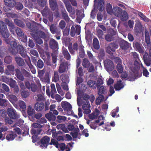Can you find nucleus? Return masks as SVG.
Masks as SVG:
<instances>
[{"label":"nucleus","instance_id":"obj_59","mask_svg":"<svg viewBox=\"0 0 151 151\" xmlns=\"http://www.w3.org/2000/svg\"><path fill=\"white\" fill-rule=\"evenodd\" d=\"M116 69L119 73H122L123 70V67L120 63H118L116 65Z\"/></svg>","mask_w":151,"mask_h":151},{"label":"nucleus","instance_id":"obj_60","mask_svg":"<svg viewBox=\"0 0 151 151\" xmlns=\"http://www.w3.org/2000/svg\"><path fill=\"white\" fill-rule=\"evenodd\" d=\"M32 1L37 2L42 7H44L45 5V2L44 0H31Z\"/></svg>","mask_w":151,"mask_h":151},{"label":"nucleus","instance_id":"obj_22","mask_svg":"<svg viewBox=\"0 0 151 151\" xmlns=\"http://www.w3.org/2000/svg\"><path fill=\"white\" fill-rule=\"evenodd\" d=\"M49 45L51 49L55 50L58 47V44L55 40L54 39H52L50 40Z\"/></svg>","mask_w":151,"mask_h":151},{"label":"nucleus","instance_id":"obj_42","mask_svg":"<svg viewBox=\"0 0 151 151\" xmlns=\"http://www.w3.org/2000/svg\"><path fill=\"white\" fill-rule=\"evenodd\" d=\"M61 80L63 83H66L68 81V76L65 74H62L60 76Z\"/></svg>","mask_w":151,"mask_h":151},{"label":"nucleus","instance_id":"obj_56","mask_svg":"<svg viewBox=\"0 0 151 151\" xmlns=\"http://www.w3.org/2000/svg\"><path fill=\"white\" fill-rule=\"evenodd\" d=\"M0 105L6 107L8 105V101L5 99L0 98Z\"/></svg>","mask_w":151,"mask_h":151},{"label":"nucleus","instance_id":"obj_23","mask_svg":"<svg viewBox=\"0 0 151 151\" xmlns=\"http://www.w3.org/2000/svg\"><path fill=\"white\" fill-rule=\"evenodd\" d=\"M0 32L3 37L5 39V41L6 42V40H9L10 41L9 39H7L10 35V33L7 29L0 30Z\"/></svg>","mask_w":151,"mask_h":151},{"label":"nucleus","instance_id":"obj_44","mask_svg":"<svg viewBox=\"0 0 151 151\" xmlns=\"http://www.w3.org/2000/svg\"><path fill=\"white\" fill-rule=\"evenodd\" d=\"M51 88V98L54 99V95L57 93L55 85L54 84H52L50 86Z\"/></svg>","mask_w":151,"mask_h":151},{"label":"nucleus","instance_id":"obj_2","mask_svg":"<svg viewBox=\"0 0 151 151\" xmlns=\"http://www.w3.org/2000/svg\"><path fill=\"white\" fill-rule=\"evenodd\" d=\"M27 27L31 30V32H33L40 38L43 39L45 41L47 40V35L45 33L42 31H38V27L36 23L28 22L26 23Z\"/></svg>","mask_w":151,"mask_h":151},{"label":"nucleus","instance_id":"obj_34","mask_svg":"<svg viewBox=\"0 0 151 151\" xmlns=\"http://www.w3.org/2000/svg\"><path fill=\"white\" fill-rule=\"evenodd\" d=\"M50 7L52 10H55L57 7L58 5L55 0H49Z\"/></svg>","mask_w":151,"mask_h":151},{"label":"nucleus","instance_id":"obj_33","mask_svg":"<svg viewBox=\"0 0 151 151\" xmlns=\"http://www.w3.org/2000/svg\"><path fill=\"white\" fill-rule=\"evenodd\" d=\"M17 136L16 134L13 132H9L7 135L6 138L9 141L13 140Z\"/></svg>","mask_w":151,"mask_h":151},{"label":"nucleus","instance_id":"obj_7","mask_svg":"<svg viewBox=\"0 0 151 151\" xmlns=\"http://www.w3.org/2000/svg\"><path fill=\"white\" fill-rule=\"evenodd\" d=\"M7 112L9 116L12 119H17L19 117L14 109L9 108L7 109Z\"/></svg>","mask_w":151,"mask_h":151},{"label":"nucleus","instance_id":"obj_55","mask_svg":"<svg viewBox=\"0 0 151 151\" xmlns=\"http://www.w3.org/2000/svg\"><path fill=\"white\" fill-rule=\"evenodd\" d=\"M66 119V118L65 116H58L57 117V121L59 123H61L65 121Z\"/></svg>","mask_w":151,"mask_h":151},{"label":"nucleus","instance_id":"obj_47","mask_svg":"<svg viewBox=\"0 0 151 151\" xmlns=\"http://www.w3.org/2000/svg\"><path fill=\"white\" fill-rule=\"evenodd\" d=\"M121 20L122 21H125L128 19V16L127 13L125 11H123L122 14L121 15L120 17Z\"/></svg>","mask_w":151,"mask_h":151},{"label":"nucleus","instance_id":"obj_49","mask_svg":"<svg viewBox=\"0 0 151 151\" xmlns=\"http://www.w3.org/2000/svg\"><path fill=\"white\" fill-rule=\"evenodd\" d=\"M41 131V129L32 128L31 129V133L32 134L38 135L40 133Z\"/></svg>","mask_w":151,"mask_h":151},{"label":"nucleus","instance_id":"obj_16","mask_svg":"<svg viewBox=\"0 0 151 151\" xmlns=\"http://www.w3.org/2000/svg\"><path fill=\"white\" fill-rule=\"evenodd\" d=\"M72 146V145L70 143H68L66 146L64 143L59 144V147L62 151H64L65 149V151H70V148Z\"/></svg>","mask_w":151,"mask_h":151},{"label":"nucleus","instance_id":"obj_21","mask_svg":"<svg viewBox=\"0 0 151 151\" xmlns=\"http://www.w3.org/2000/svg\"><path fill=\"white\" fill-rule=\"evenodd\" d=\"M45 107V104L43 103H36L34 106V108L37 111H42Z\"/></svg>","mask_w":151,"mask_h":151},{"label":"nucleus","instance_id":"obj_9","mask_svg":"<svg viewBox=\"0 0 151 151\" xmlns=\"http://www.w3.org/2000/svg\"><path fill=\"white\" fill-rule=\"evenodd\" d=\"M76 28L73 26H72L70 29V35L72 37H74L76 33L77 35H80L81 33V27L79 25L76 26Z\"/></svg>","mask_w":151,"mask_h":151},{"label":"nucleus","instance_id":"obj_31","mask_svg":"<svg viewBox=\"0 0 151 151\" xmlns=\"http://www.w3.org/2000/svg\"><path fill=\"white\" fill-rule=\"evenodd\" d=\"M6 5L10 7H13L16 5V1L15 0H4Z\"/></svg>","mask_w":151,"mask_h":151},{"label":"nucleus","instance_id":"obj_26","mask_svg":"<svg viewBox=\"0 0 151 151\" xmlns=\"http://www.w3.org/2000/svg\"><path fill=\"white\" fill-rule=\"evenodd\" d=\"M14 58L16 63L19 66H23L25 65V63L24 60L21 57L16 56Z\"/></svg>","mask_w":151,"mask_h":151},{"label":"nucleus","instance_id":"obj_28","mask_svg":"<svg viewBox=\"0 0 151 151\" xmlns=\"http://www.w3.org/2000/svg\"><path fill=\"white\" fill-rule=\"evenodd\" d=\"M114 87L116 90L119 91L124 87V85L122 83V80H119L114 84Z\"/></svg>","mask_w":151,"mask_h":151},{"label":"nucleus","instance_id":"obj_58","mask_svg":"<svg viewBox=\"0 0 151 151\" xmlns=\"http://www.w3.org/2000/svg\"><path fill=\"white\" fill-rule=\"evenodd\" d=\"M6 29L7 28L6 25V24L5 23L2 21H0V30H2Z\"/></svg>","mask_w":151,"mask_h":151},{"label":"nucleus","instance_id":"obj_20","mask_svg":"<svg viewBox=\"0 0 151 151\" xmlns=\"http://www.w3.org/2000/svg\"><path fill=\"white\" fill-rule=\"evenodd\" d=\"M61 14L63 19L67 23L68 22L70 19L68 13L65 9L61 10Z\"/></svg>","mask_w":151,"mask_h":151},{"label":"nucleus","instance_id":"obj_14","mask_svg":"<svg viewBox=\"0 0 151 151\" xmlns=\"http://www.w3.org/2000/svg\"><path fill=\"white\" fill-rule=\"evenodd\" d=\"M133 47L136 49L137 50H138L140 53H142L144 52L143 49V47L141 44L138 41H134L133 43Z\"/></svg>","mask_w":151,"mask_h":151},{"label":"nucleus","instance_id":"obj_41","mask_svg":"<svg viewBox=\"0 0 151 151\" xmlns=\"http://www.w3.org/2000/svg\"><path fill=\"white\" fill-rule=\"evenodd\" d=\"M79 132V129L78 128H75L74 130L70 133V134L74 138H76L78 137Z\"/></svg>","mask_w":151,"mask_h":151},{"label":"nucleus","instance_id":"obj_39","mask_svg":"<svg viewBox=\"0 0 151 151\" xmlns=\"http://www.w3.org/2000/svg\"><path fill=\"white\" fill-rule=\"evenodd\" d=\"M91 63L88 59L84 58L83 59L82 65L84 68H88Z\"/></svg>","mask_w":151,"mask_h":151},{"label":"nucleus","instance_id":"obj_64","mask_svg":"<svg viewBox=\"0 0 151 151\" xmlns=\"http://www.w3.org/2000/svg\"><path fill=\"white\" fill-rule=\"evenodd\" d=\"M119 111V108L118 107H117L112 111L111 113V116L113 117H114L116 115V114Z\"/></svg>","mask_w":151,"mask_h":151},{"label":"nucleus","instance_id":"obj_15","mask_svg":"<svg viewBox=\"0 0 151 151\" xmlns=\"http://www.w3.org/2000/svg\"><path fill=\"white\" fill-rule=\"evenodd\" d=\"M98 1L97 8L99 11L100 12H102L104 10V0H94V6L96 4Z\"/></svg>","mask_w":151,"mask_h":151},{"label":"nucleus","instance_id":"obj_5","mask_svg":"<svg viewBox=\"0 0 151 151\" xmlns=\"http://www.w3.org/2000/svg\"><path fill=\"white\" fill-rule=\"evenodd\" d=\"M116 31H115L112 28H110L108 31L107 34L105 36V40L109 42L114 40V36L116 34Z\"/></svg>","mask_w":151,"mask_h":151},{"label":"nucleus","instance_id":"obj_8","mask_svg":"<svg viewBox=\"0 0 151 151\" xmlns=\"http://www.w3.org/2000/svg\"><path fill=\"white\" fill-rule=\"evenodd\" d=\"M120 49L126 51L128 50L131 46V44L124 40H123L119 42Z\"/></svg>","mask_w":151,"mask_h":151},{"label":"nucleus","instance_id":"obj_25","mask_svg":"<svg viewBox=\"0 0 151 151\" xmlns=\"http://www.w3.org/2000/svg\"><path fill=\"white\" fill-rule=\"evenodd\" d=\"M6 96V98L12 104L17 100V97L15 95L11 94L10 93H7Z\"/></svg>","mask_w":151,"mask_h":151},{"label":"nucleus","instance_id":"obj_57","mask_svg":"<svg viewBox=\"0 0 151 151\" xmlns=\"http://www.w3.org/2000/svg\"><path fill=\"white\" fill-rule=\"evenodd\" d=\"M37 97L36 100L37 101H44L45 100V98L43 95L41 93L37 95Z\"/></svg>","mask_w":151,"mask_h":151},{"label":"nucleus","instance_id":"obj_62","mask_svg":"<svg viewBox=\"0 0 151 151\" xmlns=\"http://www.w3.org/2000/svg\"><path fill=\"white\" fill-rule=\"evenodd\" d=\"M5 21L9 27L14 25L13 22L11 20H10L8 19H5Z\"/></svg>","mask_w":151,"mask_h":151},{"label":"nucleus","instance_id":"obj_30","mask_svg":"<svg viewBox=\"0 0 151 151\" xmlns=\"http://www.w3.org/2000/svg\"><path fill=\"white\" fill-rule=\"evenodd\" d=\"M64 58L67 60H69L71 58V56L68 50L65 48L63 47L62 51Z\"/></svg>","mask_w":151,"mask_h":151},{"label":"nucleus","instance_id":"obj_11","mask_svg":"<svg viewBox=\"0 0 151 151\" xmlns=\"http://www.w3.org/2000/svg\"><path fill=\"white\" fill-rule=\"evenodd\" d=\"M104 65L108 71H111L114 68V65L112 61L109 59H107L104 62Z\"/></svg>","mask_w":151,"mask_h":151},{"label":"nucleus","instance_id":"obj_18","mask_svg":"<svg viewBox=\"0 0 151 151\" xmlns=\"http://www.w3.org/2000/svg\"><path fill=\"white\" fill-rule=\"evenodd\" d=\"M93 47H92L93 50L95 52H96V50L99 49L100 46L99 42L98 39L96 37L93 38Z\"/></svg>","mask_w":151,"mask_h":151},{"label":"nucleus","instance_id":"obj_53","mask_svg":"<svg viewBox=\"0 0 151 151\" xmlns=\"http://www.w3.org/2000/svg\"><path fill=\"white\" fill-rule=\"evenodd\" d=\"M17 10H21L23 8V6L22 3L16 2V5L14 6Z\"/></svg>","mask_w":151,"mask_h":151},{"label":"nucleus","instance_id":"obj_45","mask_svg":"<svg viewBox=\"0 0 151 151\" xmlns=\"http://www.w3.org/2000/svg\"><path fill=\"white\" fill-rule=\"evenodd\" d=\"M59 76L58 71H55L54 72V74L52 78V81L56 82L59 81Z\"/></svg>","mask_w":151,"mask_h":151},{"label":"nucleus","instance_id":"obj_63","mask_svg":"<svg viewBox=\"0 0 151 151\" xmlns=\"http://www.w3.org/2000/svg\"><path fill=\"white\" fill-rule=\"evenodd\" d=\"M59 25L60 28L63 29L65 28L66 24L64 21L61 20L59 23Z\"/></svg>","mask_w":151,"mask_h":151},{"label":"nucleus","instance_id":"obj_61","mask_svg":"<svg viewBox=\"0 0 151 151\" xmlns=\"http://www.w3.org/2000/svg\"><path fill=\"white\" fill-rule=\"evenodd\" d=\"M70 28L67 27L65 28L63 30V35L64 36L67 37L68 36L69 34Z\"/></svg>","mask_w":151,"mask_h":151},{"label":"nucleus","instance_id":"obj_24","mask_svg":"<svg viewBox=\"0 0 151 151\" xmlns=\"http://www.w3.org/2000/svg\"><path fill=\"white\" fill-rule=\"evenodd\" d=\"M97 88L98 90V94L105 95L108 92L106 87L103 86H101L99 87H98Z\"/></svg>","mask_w":151,"mask_h":151},{"label":"nucleus","instance_id":"obj_40","mask_svg":"<svg viewBox=\"0 0 151 151\" xmlns=\"http://www.w3.org/2000/svg\"><path fill=\"white\" fill-rule=\"evenodd\" d=\"M99 96L96 100V104L97 105H100L104 100V96L103 95L98 94Z\"/></svg>","mask_w":151,"mask_h":151},{"label":"nucleus","instance_id":"obj_52","mask_svg":"<svg viewBox=\"0 0 151 151\" xmlns=\"http://www.w3.org/2000/svg\"><path fill=\"white\" fill-rule=\"evenodd\" d=\"M65 6L68 12L70 13H71L72 11V7L70 4L66 3H65Z\"/></svg>","mask_w":151,"mask_h":151},{"label":"nucleus","instance_id":"obj_13","mask_svg":"<svg viewBox=\"0 0 151 151\" xmlns=\"http://www.w3.org/2000/svg\"><path fill=\"white\" fill-rule=\"evenodd\" d=\"M50 30L52 34H56L57 35H60V30L54 24H52L50 26Z\"/></svg>","mask_w":151,"mask_h":151},{"label":"nucleus","instance_id":"obj_10","mask_svg":"<svg viewBox=\"0 0 151 151\" xmlns=\"http://www.w3.org/2000/svg\"><path fill=\"white\" fill-rule=\"evenodd\" d=\"M50 138L47 136H45L42 137L40 140L41 144L40 147L42 148L45 147L47 148V146L49 145V143L50 140Z\"/></svg>","mask_w":151,"mask_h":151},{"label":"nucleus","instance_id":"obj_32","mask_svg":"<svg viewBox=\"0 0 151 151\" xmlns=\"http://www.w3.org/2000/svg\"><path fill=\"white\" fill-rule=\"evenodd\" d=\"M14 22L16 25L21 28H23L25 26V24L24 22L18 19H14Z\"/></svg>","mask_w":151,"mask_h":151},{"label":"nucleus","instance_id":"obj_51","mask_svg":"<svg viewBox=\"0 0 151 151\" xmlns=\"http://www.w3.org/2000/svg\"><path fill=\"white\" fill-rule=\"evenodd\" d=\"M27 112L29 115L32 116L35 112V111L34 109L29 106L28 107Z\"/></svg>","mask_w":151,"mask_h":151},{"label":"nucleus","instance_id":"obj_35","mask_svg":"<svg viewBox=\"0 0 151 151\" xmlns=\"http://www.w3.org/2000/svg\"><path fill=\"white\" fill-rule=\"evenodd\" d=\"M27 64L30 68L32 73L33 74H35L36 73V70L34 66L32 64L30 59L29 60H25Z\"/></svg>","mask_w":151,"mask_h":151},{"label":"nucleus","instance_id":"obj_12","mask_svg":"<svg viewBox=\"0 0 151 151\" xmlns=\"http://www.w3.org/2000/svg\"><path fill=\"white\" fill-rule=\"evenodd\" d=\"M78 45L76 42L74 43L72 46V43H71L68 46V49L70 53L72 55H74L75 53V51H78Z\"/></svg>","mask_w":151,"mask_h":151},{"label":"nucleus","instance_id":"obj_3","mask_svg":"<svg viewBox=\"0 0 151 151\" xmlns=\"http://www.w3.org/2000/svg\"><path fill=\"white\" fill-rule=\"evenodd\" d=\"M15 75L17 78L21 81H23L24 79V77L30 78L31 77V74L30 71H28L23 68H21L20 69H15Z\"/></svg>","mask_w":151,"mask_h":151},{"label":"nucleus","instance_id":"obj_29","mask_svg":"<svg viewBox=\"0 0 151 151\" xmlns=\"http://www.w3.org/2000/svg\"><path fill=\"white\" fill-rule=\"evenodd\" d=\"M123 12L122 9L120 7H115L113 11L114 14L116 16L118 17L121 16Z\"/></svg>","mask_w":151,"mask_h":151},{"label":"nucleus","instance_id":"obj_38","mask_svg":"<svg viewBox=\"0 0 151 151\" xmlns=\"http://www.w3.org/2000/svg\"><path fill=\"white\" fill-rule=\"evenodd\" d=\"M38 70L42 69L44 66V63L41 60L39 59L38 60L37 63L35 64Z\"/></svg>","mask_w":151,"mask_h":151},{"label":"nucleus","instance_id":"obj_37","mask_svg":"<svg viewBox=\"0 0 151 151\" xmlns=\"http://www.w3.org/2000/svg\"><path fill=\"white\" fill-rule=\"evenodd\" d=\"M83 94L82 93L81 91H79L77 93V101L78 106H80L82 104L80 103V100L81 99V98L83 97Z\"/></svg>","mask_w":151,"mask_h":151},{"label":"nucleus","instance_id":"obj_1","mask_svg":"<svg viewBox=\"0 0 151 151\" xmlns=\"http://www.w3.org/2000/svg\"><path fill=\"white\" fill-rule=\"evenodd\" d=\"M6 42L7 44L10 45L8 50L11 54L14 55L19 54L22 58L29 60L30 58L27 55V52L22 45H17V42L14 41L6 40Z\"/></svg>","mask_w":151,"mask_h":151},{"label":"nucleus","instance_id":"obj_6","mask_svg":"<svg viewBox=\"0 0 151 151\" xmlns=\"http://www.w3.org/2000/svg\"><path fill=\"white\" fill-rule=\"evenodd\" d=\"M61 106L64 111H67L70 114H71L73 113L72 110V106L69 103L63 101L61 103Z\"/></svg>","mask_w":151,"mask_h":151},{"label":"nucleus","instance_id":"obj_19","mask_svg":"<svg viewBox=\"0 0 151 151\" xmlns=\"http://www.w3.org/2000/svg\"><path fill=\"white\" fill-rule=\"evenodd\" d=\"M30 34L34 38L36 43L39 45H41L43 43V42L42 40L38 36V35H36L33 32H31Z\"/></svg>","mask_w":151,"mask_h":151},{"label":"nucleus","instance_id":"obj_54","mask_svg":"<svg viewBox=\"0 0 151 151\" xmlns=\"http://www.w3.org/2000/svg\"><path fill=\"white\" fill-rule=\"evenodd\" d=\"M49 145H53L57 148H59V143L56 140H55L54 139H52L51 140V142L49 143Z\"/></svg>","mask_w":151,"mask_h":151},{"label":"nucleus","instance_id":"obj_50","mask_svg":"<svg viewBox=\"0 0 151 151\" xmlns=\"http://www.w3.org/2000/svg\"><path fill=\"white\" fill-rule=\"evenodd\" d=\"M15 32L18 36L21 37L24 35V32L22 30L18 27L16 28Z\"/></svg>","mask_w":151,"mask_h":151},{"label":"nucleus","instance_id":"obj_46","mask_svg":"<svg viewBox=\"0 0 151 151\" xmlns=\"http://www.w3.org/2000/svg\"><path fill=\"white\" fill-rule=\"evenodd\" d=\"M18 104L22 111H25L26 110V105L24 102L22 101H20Z\"/></svg>","mask_w":151,"mask_h":151},{"label":"nucleus","instance_id":"obj_43","mask_svg":"<svg viewBox=\"0 0 151 151\" xmlns=\"http://www.w3.org/2000/svg\"><path fill=\"white\" fill-rule=\"evenodd\" d=\"M62 42L63 45L65 46H68L71 43L70 39L68 37H66L63 39Z\"/></svg>","mask_w":151,"mask_h":151},{"label":"nucleus","instance_id":"obj_36","mask_svg":"<svg viewBox=\"0 0 151 151\" xmlns=\"http://www.w3.org/2000/svg\"><path fill=\"white\" fill-rule=\"evenodd\" d=\"M84 48V47L83 45H81L79 46V56L82 58H83L85 56V52Z\"/></svg>","mask_w":151,"mask_h":151},{"label":"nucleus","instance_id":"obj_17","mask_svg":"<svg viewBox=\"0 0 151 151\" xmlns=\"http://www.w3.org/2000/svg\"><path fill=\"white\" fill-rule=\"evenodd\" d=\"M68 65L67 62H62L59 66L58 72L60 73L65 72L66 71L67 68H68Z\"/></svg>","mask_w":151,"mask_h":151},{"label":"nucleus","instance_id":"obj_4","mask_svg":"<svg viewBox=\"0 0 151 151\" xmlns=\"http://www.w3.org/2000/svg\"><path fill=\"white\" fill-rule=\"evenodd\" d=\"M118 47V44L116 42L110 43L106 47V52L110 55L113 54V52H115Z\"/></svg>","mask_w":151,"mask_h":151},{"label":"nucleus","instance_id":"obj_27","mask_svg":"<svg viewBox=\"0 0 151 151\" xmlns=\"http://www.w3.org/2000/svg\"><path fill=\"white\" fill-rule=\"evenodd\" d=\"M45 117L50 122L55 121L56 119V116L50 111L49 113L46 114L45 115Z\"/></svg>","mask_w":151,"mask_h":151},{"label":"nucleus","instance_id":"obj_48","mask_svg":"<svg viewBox=\"0 0 151 151\" xmlns=\"http://www.w3.org/2000/svg\"><path fill=\"white\" fill-rule=\"evenodd\" d=\"M87 83L89 86L93 88H96V87L97 83L95 81H89Z\"/></svg>","mask_w":151,"mask_h":151}]
</instances>
